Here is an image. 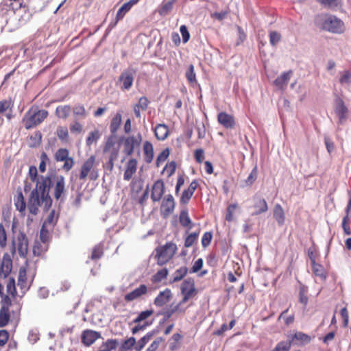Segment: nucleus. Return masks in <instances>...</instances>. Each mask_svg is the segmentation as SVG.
Masks as SVG:
<instances>
[{
	"label": "nucleus",
	"instance_id": "obj_1",
	"mask_svg": "<svg viewBox=\"0 0 351 351\" xmlns=\"http://www.w3.org/2000/svg\"><path fill=\"white\" fill-rule=\"evenodd\" d=\"M50 189L52 190L56 200L64 202L67 195L64 177L53 172L49 173L46 176H40L35 189L29 195L27 204L25 202L21 190L19 189L17 195L14 198L16 210L21 215L25 216L27 207L33 215L38 213L39 207L43 205L45 210L49 209L52 204V199L49 195Z\"/></svg>",
	"mask_w": 351,
	"mask_h": 351
},
{
	"label": "nucleus",
	"instance_id": "obj_2",
	"mask_svg": "<svg viewBox=\"0 0 351 351\" xmlns=\"http://www.w3.org/2000/svg\"><path fill=\"white\" fill-rule=\"evenodd\" d=\"M28 239L26 234L23 232L14 237L12 242L11 255L5 253L3 256L1 263H0V276L6 278L11 272L12 269V256H14L17 251L19 255L21 258H26L28 252Z\"/></svg>",
	"mask_w": 351,
	"mask_h": 351
},
{
	"label": "nucleus",
	"instance_id": "obj_3",
	"mask_svg": "<svg viewBox=\"0 0 351 351\" xmlns=\"http://www.w3.org/2000/svg\"><path fill=\"white\" fill-rule=\"evenodd\" d=\"M315 24L317 27L334 34H341L344 29V24L340 19L328 14L317 15Z\"/></svg>",
	"mask_w": 351,
	"mask_h": 351
},
{
	"label": "nucleus",
	"instance_id": "obj_4",
	"mask_svg": "<svg viewBox=\"0 0 351 351\" xmlns=\"http://www.w3.org/2000/svg\"><path fill=\"white\" fill-rule=\"evenodd\" d=\"M48 116L46 110H38L37 108H30L23 117L25 128L29 130L41 123Z\"/></svg>",
	"mask_w": 351,
	"mask_h": 351
},
{
	"label": "nucleus",
	"instance_id": "obj_5",
	"mask_svg": "<svg viewBox=\"0 0 351 351\" xmlns=\"http://www.w3.org/2000/svg\"><path fill=\"white\" fill-rule=\"evenodd\" d=\"M177 246L172 242H167L165 245L159 246L156 249L155 258L157 264L162 266L166 264L176 254Z\"/></svg>",
	"mask_w": 351,
	"mask_h": 351
},
{
	"label": "nucleus",
	"instance_id": "obj_6",
	"mask_svg": "<svg viewBox=\"0 0 351 351\" xmlns=\"http://www.w3.org/2000/svg\"><path fill=\"white\" fill-rule=\"evenodd\" d=\"M143 141L142 134L138 132L136 135H130L123 139V152L126 156H131L136 149H139Z\"/></svg>",
	"mask_w": 351,
	"mask_h": 351
},
{
	"label": "nucleus",
	"instance_id": "obj_7",
	"mask_svg": "<svg viewBox=\"0 0 351 351\" xmlns=\"http://www.w3.org/2000/svg\"><path fill=\"white\" fill-rule=\"evenodd\" d=\"M136 73V71L132 67H129L123 71L118 80L121 84L120 88L122 90H129L131 88Z\"/></svg>",
	"mask_w": 351,
	"mask_h": 351
},
{
	"label": "nucleus",
	"instance_id": "obj_8",
	"mask_svg": "<svg viewBox=\"0 0 351 351\" xmlns=\"http://www.w3.org/2000/svg\"><path fill=\"white\" fill-rule=\"evenodd\" d=\"M12 305L9 296H5L1 301L0 308V328L5 326L10 319V307Z\"/></svg>",
	"mask_w": 351,
	"mask_h": 351
},
{
	"label": "nucleus",
	"instance_id": "obj_9",
	"mask_svg": "<svg viewBox=\"0 0 351 351\" xmlns=\"http://www.w3.org/2000/svg\"><path fill=\"white\" fill-rule=\"evenodd\" d=\"M161 213L164 217L169 216L174 210L175 202L172 195H167L161 204Z\"/></svg>",
	"mask_w": 351,
	"mask_h": 351
},
{
	"label": "nucleus",
	"instance_id": "obj_10",
	"mask_svg": "<svg viewBox=\"0 0 351 351\" xmlns=\"http://www.w3.org/2000/svg\"><path fill=\"white\" fill-rule=\"evenodd\" d=\"M165 193V184L162 180H156L152 189L151 199L153 202H159Z\"/></svg>",
	"mask_w": 351,
	"mask_h": 351
},
{
	"label": "nucleus",
	"instance_id": "obj_11",
	"mask_svg": "<svg viewBox=\"0 0 351 351\" xmlns=\"http://www.w3.org/2000/svg\"><path fill=\"white\" fill-rule=\"evenodd\" d=\"M181 292L183 295L193 297L197 293L194 280L191 278L184 280L181 285Z\"/></svg>",
	"mask_w": 351,
	"mask_h": 351
},
{
	"label": "nucleus",
	"instance_id": "obj_12",
	"mask_svg": "<svg viewBox=\"0 0 351 351\" xmlns=\"http://www.w3.org/2000/svg\"><path fill=\"white\" fill-rule=\"evenodd\" d=\"M147 292V287L145 285H141L132 291L125 295L124 298L127 302H131L139 298Z\"/></svg>",
	"mask_w": 351,
	"mask_h": 351
},
{
	"label": "nucleus",
	"instance_id": "obj_13",
	"mask_svg": "<svg viewBox=\"0 0 351 351\" xmlns=\"http://www.w3.org/2000/svg\"><path fill=\"white\" fill-rule=\"evenodd\" d=\"M95 161V158L94 156H91L88 158L82 165L81 171L79 176V178L80 180H85L90 173V170L93 169L94 163Z\"/></svg>",
	"mask_w": 351,
	"mask_h": 351
},
{
	"label": "nucleus",
	"instance_id": "obj_14",
	"mask_svg": "<svg viewBox=\"0 0 351 351\" xmlns=\"http://www.w3.org/2000/svg\"><path fill=\"white\" fill-rule=\"evenodd\" d=\"M217 119L219 123L226 128H232L234 126V117L226 112H221L219 113Z\"/></svg>",
	"mask_w": 351,
	"mask_h": 351
},
{
	"label": "nucleus",
	"instance_id": "obj_15",
	"mask_svg": "<svg viewBox=\"0 0 351 351\" xmlns=\"http://www.w3.org/2000/svg\"><path fill=\"white\" fill-rule=\"evenodd\" d=\"M100 337V334L93 330H85L82 335V341L86 346H90L97 339Z\"/></svg>",
	"mask_w": 351,
	"mask_h": 351
},
{
	"label": "nucleus",
	"instance_id": "obj_16",
	"mask_svg": "<svg viewBox=\"0 0 351 351\" xmlns=\"http://www.w3.org/2000/svg\"><path fill=\"white\" fill-rule=\"evenodd\" d=\"M171 297V290L166 289L163 291H160L157 297L155 298L154 304L156 306L161 307L167 303Z\"/></svg>",
	"mask_w": 351,
	"mask_h": 351
},
{
	"label": "nucleus",
	"instance_id": "obj_17",
	"mask_svg": "<svg viewBox=\"0 0 351 351\" xmlns=\"http://www.w3.org/2000/svg\"><path fill=\"white\" fill-rule=\"evenodd\" d=\"M137 169V160L134 158H131L127 162L126 169L124 172L123 179L129 181L132 176L136 173Z\"/></svg>",
	"mask_w": 351,
	"mask_h": 351
},
{
	"label": "nucleus",
	"instance_id": "obj_18",
	"mask_svg": "<svg viewBox=\"0 0 351 351\" xmlns=\"http://www.w3.org/2000/svg\"><path fill=\"white\" fill-rule=\"evenodd\" d=\"M17 285L23 293H25L29 289V287L27 285V271L25 267H21L19 269Z\"/></svg>",
	"mask_w": 351,
	"mask_h": 351
},
{
	"label": "nucleus",
	"instance_id": "obj_19",
	"mask_svg": "<svg viewBox=\"0 0 351 351\" xmlns=\"http://www.w3.org/2000/svg\"><path fill=\"white\" fill-rule=\"evenodd\" d=\"M292 73L293 72L291 70L283 73L274 80V83L275 86L279 88H283V87L288 84Z\"/></svg>",
	"mask_w": 351,
	"mask_h": 351
},
{
	"label": "nucleus",
	"instance_id": "obj_20",
	"mask_svg": "<svg viewBox=\"0 0 351 351\" xmlns=\"http://www.w3.org/2000/svg\"><path fill=\"white\" fill-rule=\"evenodd\" d=\"M274 217L278 226H281L285 221V214L281 205L276 204L274 208Z\"/></svg>",
	"mask_w": 351,
	"mask_h": 351
},
{
	"label": "nucleus",
	"instance_id": "obj_21",
	"mask_svg": "<svg viewBox=\"0 0 351 351\" xmlns=\"http://www.w3.org/2000/svg\"><path fill=\"white\" fill-rule=\"evenodd\" d=\"M256 210L253 213V215H258L268 210V206L264 198H257L254 203Z\"/></svg>",
	"mask_w": 351,
	"mask_h": 351
},
{
	"label": "nucleus",
	"instance_id": "obj_22",
	"mask_svg": "<svg viewBox=\"0 0 351 351\" xmlns=\"http://www.w3.org/2000/svg\"><path fill=\"white\" fill-rule=\"evenodd\" d=\"M176 1L177 0L164 1L158 8V14L162 16H167L172 10L173 5Z\"/></svg>",
	"mask_w": 351,
	"mask_h": 351
},
{
	"label": "nucleus",
	"instance_id": "obj_23",
	"mask_svg": "<svg viewBox=\"0 0 351 351\" xmlns=\"http://www.w3.org/2000/svg\"><path fill=\"white\" fill-rule=\"evenodd\" d=\"M154 133L157 139L164 141L168 136V127L165 124H158L155 128Z\"/></svg>",
	"mask_w": 351,
	"mask_h": 351
},
{
	"label": "nucleus",
	"instance_id": "obj_24",
	"mask_svg": "<svg viewBox=\"0 0 351 351\" xmlns=\"http://www.w3.org/2000/svg\"><path fill=\"white\" fill-rule=\"evenodd\" d=\"M335 112L340 120H342L346 117L348 108L344 105L343 100L340 98L336 99Z\"/></svg>",
	"mask_w": 351,
	"mask_h": 351
},
{
	"label": "nucleus",
	"instance_id": "obj_25",
	"mask_svg": "<svg viewBox=\"0 0 351 351\" xmlns=\"http://www.w3.org/2000/svg\"><path fill=\"white\" fill-rule=\"evenodd\" d=\"M143 153L145 161L147 163H151L154 158V148L152 143L145 141L143 144Z\"/></svg>",
	"mask_w": 351,
	"mask_h": 351
},
{
	"label": "nucleus",
	"instance_id": "obj_26",
	"mask_svg": "<svg viewBox=\"0 0 351 351\" xmlns=\"http://www.w3.org/2000/svg\"><path fill=\"white\" fill-rule=\"evenodd\" d=\"M179 221L183 227H187L189 229L193 228V223L189 216L187 210H182L180 214Z\"/></svg>",
	"mask_w": 351,
	"mask_h": 351
},
{
	"label": "nucleus",
	"instance_id": "obj_27",
	"mask_svg": "<svg viewBox=\"0 0 351 351\" xmlns=\"http://www.w3.org/2000/svg\"><path fill=\"white\" fill-rule=\"evenodd\" d=\"M121 114L120 113H117L116 115L112 118L110 125V131L111 134H116V132H117L121 123Z\"/></svg>",
	"mask_w": 351,
	"mask_h": 351
},
{
	"label": "nucleus",
	"instance_id": "obj_28",
	"mask_svg": "<svg viewBox=\"0 0 351 351\" xmlns=\"http://www.w3.org/2000/svg\"><path fill=\"white\" fill-rule=\"evenodd\" d=\"M308 287L304 285H301L299 289V302L304 305L305 307L308 301V298L307 297L308 293Z\"/></svg>",
	"mask_w": 351,
	"mask_h": 351
},
{
	"label": "nucleus",
	"instance_id": "obj_29",
	"mask_svg": "<svg viewBox=\"0 0 351 351\" xmlns=\"http://www.w3.org/2000/svg\"><path fill=\"white\" fill-rule=\"evenodd\" d=\"M71 112L70 106H59L56 108V115L61 119H66L68 117Z\"/></svg>",
	"mask_w": 351,
	"mask_h": 351
},
{
	"label": "nucleus",
	"instance_id": "obj_30",
	"mask_svg": "<svg viewBox=\"0 0 351 351\" xmlns=\"http://www.w3.org/2000/svg\"><path fill=\"white\" fill-rule=\"evenodd\" d=\"M312 267L315 275L320 277L322 279L326 278L324 268L321 265L316 263L315 259H312Z\"/></svg>",
	"mask_w": 351,
	"mask_h": 351
},
{
	"label": "nucleus",
	"instance_id": "obj_31",
	"mask_svg": "<svg viewBox=\"0 0 351 351\" xmlns=\"http://www.w3.org/2000/svg\"><path fill=\"white\" fill-rule=\"evenodd\" d=\"M117 138L116 134H111L106 141V145L104 147V152L107 153L108 150L117 147Z\"/></svg>",
	"mask_w": 351,
	"mask_h": 351
},
{
	"label": "nucleus",
	"instance_id": "obj_32",
	"mask_svg": "<svg viewBox=\"0 0 351 351\" xmlns=\"http://www.w3.org/2000/svg\"><path fill=\"white\" fill-rule=\"evenodd\" d=\"M136 339L133 337L128 338L123 341L121 347V351H127L131 350L136 344Z\"/></svg>",
	"mask_w": 351,
	"mask_h": 351
},
{
	"label": "nucleus",
	"instance_id": "obj_33",
	"mask_svg": "<svg viewBox=\"0 0 351 351\" xmlns=\"http://www.w3.org/2000/svg\"><path fill=\"white\" fill-rule=\"evenodd\" d=\"M12 107L13 104L10 99H3L0 101V119L8 110L12 109Z\"/></svg>",
	"mask_w": 351,
	"mask_h": 351
},
{
	"label": "nucleus",
	"instance_id": "obj_34",
	"mask_svg": "<svg viewBox=\"0 0 351 351\" xmlns=\"http://www.w3.org/2000/svg\"><path fill=\"white\" fill-rule=\"evenodd\" d=\"M168 275V270L166 268L162 269L158 271L153 276H152V282H160L163 279L166 278Z\"/></svg>",
	"mask_w": 351,
	"mask_h": 351
},
{
	"label": "nucleus",
	"instance_id": "obj_35",
	"mask_svg": "<svg viewBox=\"0 0 351 351\" xmlns=\"http://www.w3.org/2000/svg\"><path fill=\"white\" fill-rule=\"evenodd\" d=\"M55 159L58 162H62L69 157V151L65 148H60L55 154Z\"/></svg>",
	"mask_w": 351,
	"mask_h": 351
},
{
	"label": "nucleus",
	"instance_id": "obj_36",
	"mask_svg": "<svg viewBox=\"0 0 351 351\" xmlns=\"http://www.w3.org/2000/svg\"><path fill=\"white\" fill-rule=\"evenodd\" d=\"M56 222L57 218L55 217V211L51 210L43 225H45V226L49 227V229L51 230L56 225Z\"/></svg>",
	"mask_w": 351,
	"mask_h": 351
},
{
	"label": "nucleus",
	"instance_id": "obj_37",
	"mask_svg": "<svg viewBox=\"0 0 351 351\" xmlns=\"http://www.w3.org/2000/svg\"><path fill=\"white\" fill-rule=\"evenodd\" d=\"M187 271L188 270L186 267H182L177 269L173 274V282H178L181 280L186 275Z\"/></svg>",
	"mask_w": 351,
	"mask_h": 351
},
{
	"label": "nucleus",
	"instance_id": "obj_38",
	"mask_svg": "<svg viewBox=\"0 0 351 351\" xmlns=\"http://www.w3.org/2000/svg\"><path fill=\"white\" fill-rule=\"evenodd\" d=\"M118 344L117 339H108L101 347L106 351H111L116 349Z\"/></svg>",
	"mask_w": 351,
	"mask_h": 351
},
{
	"label": "nucleus",
	"instance_id": "obj_39",
	"mask_svg": "<svg viewBox=\"0 0 351 351\" xmlns=\"http://www.w3.org/2000/svg\"><path fill=\"white\" fill-rule=\"evenodd\" d=\"M104 253L103 246L101 244H98L93 250L90 258L92 260H97L100 258Z\"/></svg>",
	"mask_w": 351,
	"mask_h": 351
},
{
	"label": "nucleus",
	"instance_id": "obj_40",
	"mask_svg": "<svg viewBox=\"0 0 351 351\" xmlns=\"http://www.w3.org/2000/svg\"><path fill=\"white\" fill-rule=\"evenodd\" d=\"M131 9L128 3H125L117 11L116 15V23L122 19L125 14Z\"/></svg>",
	"mask_w": 351,
	"mask_h": 351
},
{
	"label": "nucleus",
	"instance_id": "obj_41",
	"mask_svg": "<svg viewBox=\"0 0 351 351\" xmlns=\"http://www.w3.org/2000/svg\"><path fill=\"white\" fill-rule=\"evenodd\" d=\"M185 76L190 83H195L197 82L196 80V76L195 73L194 71V66L193 64H190L189 66L188 70L186 71L185 73Z\"/></svg>",
	"mask_w": 351,
	"mask_h": 351
},
{
	"label": "nucleus",
	"instance_id": "obj_42",
	"mask_svg": "<svg viewBox=\"0 0 351 351\" xmlns=\"http://www.w3.org/2000/svg\"><path fill=\"white\" fill-rule=\"evenodd\" d=\"M291 346V341H280L271 351H289Z\"/></svg>",
	"mask_w": 351,
	"mask_h": 351
},
{
	"label": "nucleus",
	"instance_id": "obj_43",
	"mask_svg": "<svg viewBox=\"0 0 351 351\" xmlns=\"http://www.w3.org/2000/svg\"><path fill=\"white\" fill-rule=\"evenodd\" d=\"M101 136L98 130H94L89 133L86 138V145L90 146L94 141H97Z\"/></svg>",
	"mask_w": 351,
	"mask_h": 351
},
{
	"label": "nucleus",
	"instance_id": "obj_44",
	"mask_svg": "<svg viewBox=\"0 0 351 351\" xmlns=\"http://www.w3.org/2000/svg\"><path fill=\"white\" fill-rule=\"evenodd\" d=\"M49 158L45 152H43L40 155V162L39 165V170L40 172L46 171V165L49 162Z\"/></svg>",
	"mask_w": 351,
	"mask_h": 351
},
{
	"label": "nucleus",
	"instance_id": "obj_45",
	"mask_svg": "<svg viewBox=\"0 0 351 351\" xmlns=\"http://www.w3.org/2000/svg\"><path fill=\"white\" fill-rule=\"evenodd\" d=\"M258 176V171L257 167H255L252 171L250 172V175L245 180V185L246 186H251L254 181L256 180Z\"/></svg>",
	"mask_w": 351,
	"mask_h": 351
},
{
	"label": "nucleus",
	"instance_id": "obj_46",
	"mask_svg": "<svg viewBox=\"0 0 351 351\" xmlns=\"http://www.w3.org/2000/svg\"><path fill=\"white\" fill-rule=\"evenodd\" d=\"M169 155V150L168 148L162 150L156 158V166L159 167L161 163L164 162L167 159Z\"/></svg>",
	"mask_w": 351,
	"mask_h": 351
},
{
	"label": "nucleus",
	"instance_id": "obj_47",
	"mask_svg": "<svg viewBox=\"0 0 351 351\" xmlns=\"http://www.w3.org/2000/svg\"><path fill=\"white\" fill-rule=\"evenodd\" d=\"M154 313L153 310H146L139 313L138 317L134 320V323H139L152 315Z\"/></svg>",
	"mask_w": 351,
	"mask_h": 351
},
{
	"label": "nucleus",
	"instance_id": "obj_48",
	"mask_svg": "<svg viewBox=\"0 0 351 351\" xmlns=\"http://www.w3.org/2000/svg\"><path fill=\"white\" fill-rule=\"evenodd\" d=\"M165 341V339L163 337H157L147 348L146 351H157L159 346L161 343Z\"/></svg>",
	"mask_w": 351,
	"mask_h": 351
},
{
	"label": "nucleus",
	"instance_id": "obj_49",
	"mask_svg": "<svg viewBox=\"0 0 351 351\" xmlns=\"http://www.w3.org/2000/svg\"><path fill=\"white\" fill-rule=\"evenodd\" d=\"M341 84L349 85L351 84V73L348 71H344L339 78Z\"/></svg>",
	"mask_w": 351,
	"mask_h": 351
},
{
	"label": "nucleus",
	"instance_id": "obj_50",
	"mask_svg": "<svg viewBox=\"0 0 351 351\" xmlns=\"http://www.w3.org/2000/svg\"><path fill=\"white\" fill-rule=\"evenodd\" d=\"M280 39H281V36L278 32H277L276 31L270 32L269 42L272 46H275L276 45H277L280 42Z\"/></svg>",
	"mask_w": 351,
	"mask_h": 351
},
{
	"label": "nucleus",
	"instance_id": "obj_51",
	"mask_svg": "<svg viewBox=\"0 0 351 351\" xmlns=\"http://www.w3.org/2000/svg\"><path fill=\"white\" fill-rule=\"evenodd\" d=\"M49 227L45 226V225H43L40 232V241L45 243L49 239Z\"/></svg>",
	"mask_w": 351,
	"mask_h": 351
},
{
	"label": "nucleus",
	"instance_id": "obj_52",
	"mask_svg": "<svg viewBox=\"0 0 351 351\" xmlns=\"http://www.w3.org/2000/svg\"><path fill=\"white\" fill-rule=\"evenodd\" d=\"M199 233L193 232L191 233L185 239L184 246L186 247H189L193 245V244L197 240Z\"/></svg>",
	"mask_w": 351,
	"mask_h": 351
},
{
	"label": "nucleus",
	"instance_id": "obj_53",
	"mask_svg": "<svg viewBox=\"0 0 351 351\" xmlns=\"http://www.w3.org/2000/svg\"><path fill=\"white\" fill-rule=\"evenodd\" d=\"M294 339L302 343H307L311 341V337L308 335L301 332H296L294 335Z\"/></svg>",
	"mask_w": 351,
	"mask_h": 351
},
{
	"label": "nucleus",
	"instance_id": "obj_54",
	"mask_svg": "<svg viewBox=\"0 0 351 351\" xmlns=\"http://www.w3.org/2000/svg\"><path fill=\"white\" fill-rule=\"evenodd\" d=\"M182 335L179 333H175L173 335L171 339L173 342L170 343L169 348L171 350H175L178 349V342L181 339Z\"/></svg>",
	"mask_w": 351,
	"mask_h": 351
},
{
	"label": "nucleus",
	"instance_id": "obj_55",
	"mask_svg": "<svg viewBox=\"0 0 351 351\" xmlns=\"http://www.w3.org/2000/svg\"><path fill=\"white\" fill-rule=\"evenodd\" d=\"M7 292L12 296H14L16 293L15 280L13 278H10L7 283Z\"/></svg>",
	"mask_w": 351,
	"mask_h": 351
},
{
	"label": "nucleus",
	"instance_id": "obj_56",
	"mask_svg": "<svg viewBox=\"0 0 351 351\" xmlns=\"http://www.w3.org/2000/svg\"><path fill=\"white\" fill-rule=\"evenodd\" d=\"M7 235L3 224H0V247L3 248L6 245Z\"/></svg>",
	"mask_w": 351,
	"mask_h": 351
},
{
	"label": "nucleus",
	"instance_id": "obj_57",
	"mask_svg": "<svg viewBox=\"0 0 351 351\" xmlns=\"http://www.w3.org/2000/svg\"><path fill=\"white\" fill-rule=\"evenodd\" d=\"M213 234L210 232H206L202 238V245L204 247H208L212 240Z\"/></svg>",
	"mask_w": 351,
	"mask_h": 351
},
{
	"label": "nucleus",
	"instance_id": "obj_58",
	"mask_svg": "<svg viewBox=\"0 0 351 351\" xmlns=\"http://www.w3.org/2000/svg\"><path fill=\"white\" fill-rule=\"evenodd\" d=\"M32 251L34 256H40L44 252L43 246L40 242L36 241L34 244Z\"/></svg>",
	"mask_w": 351,
	"mask_h": 351
},
{
	"label": "nucleus",
	"instance_id": "obj_59",
	"mask_svg": "<svg viewBox=\"0 0 351 351\" xmlns=\"http://www.w3.org/2000/svg\"><path fill=\"white\" fill-rule=\"evenodd\" d=\"M57 135L59 139L65 141L68 138L69 133L66 128L58 127L57 129Z\"/></svg>",
	"mask_w": 351,
	"mask_h": 351
},
{
	"label": "nucleus",
	"instance_id": "obj_60",
	"mask_svg": "<svg viewBox=\"0 0 351 351\" xmlns=\"http://www.w3.org/2000/svg\"><path fill=\"white\" fill-rule=\"evenodd\" d=\"M180 33L182 36L183 43H187L190 38V34L187 29V27L184 25H181L180 28Z\"/></svg>",
	"mask_w": 351,
	"mask_h": 351
},
{
	"label": "nucleus",
	"instance_id": "obj_61",
	"mask_svg": "<svg viewBox=\"0 0 351 351\" xmlns=\"http://www.w3.org/2000/svg\"><path fill=\"white\" fill-rule=\"evenodd\" d=\"M29 176L32 182H36L40 176H38V170L35 166H31L29 169Z\"/></svg>",
	"mask_w": 351,
	"mask_h": 351
},
{
	"label": "nucleus",
	"instance_id": "obj_62",
	"mask_svg": "<svg viewBox=\"0 0 351 351\" xmlns=\"http://www.w3.org/2000/svg\"><path fill=\"white\" fill-rule=\"evenodd\" d=\"M73 113L76 116L86 117V110L83 106L77 105L73 108Z\"/></svg>",
	"mask_w": 351,
	"mask_h": 351
},
{
	"label": "nucleus",
	"instance_id": "obj_63",
	"mask_svg": "<svg viewBox=\"0 0 351 351\" xmlns=\"http://www.w3.org/2000/svg\"><path fill=\"white\" fill-rule=\"evenodd\" d=\"M203 266V260L202 258H198L194 263V265H193L191 271H190V273H196L199 270H200L202 269Z\"/></svg>",
	"mask_w": 351,
	"mask_h": 351
},
{
	"label": "nucleus",
	"instance_id": "obj_64",
	"mask_svg": "<svg viewBox=\"0 0 351 351\" xmlns=\"http://www.w3.org/2000/svg\"><path fill=\"white\" fill-rule=\"evenodd\" d=\"M193 195V193H190L186 189L184 190L182 192V196L180 198V202L184 204H187Z\"/></svg>",
	"mask_w": 351,
	"mask_h": 351
}]
</instances>
